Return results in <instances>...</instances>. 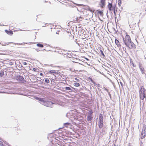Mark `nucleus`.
I'll use <instances>...</instances> for the list:
<instances>
[{
	"mask_svg": "<svg viewBox=\"0 0 146 146\" xmlns=\"http://www.w3.org/2000/svg\"><path fill=\"white\" fill-rule=\"evenodd\" d=\"M107 8L110 11H113L115 12V9H116V4H113L112 2L111 3L108 2Z\"/></svg>",
	"mask_w": 146,
	"mask_h": 146,
	"instance_id": "obj_1",
	"label": "nucleus"
},
{
	"mask_svg": "<svg viewBox=\"0 0 146 146\" xmlns=\"http://www.w3.org/2000/svg\"><path fill=\"white\" fill-rule=\"evenodd\" d=\"M140 98L143 100L146 97V92L144 88H141L139 92Z\"/></svg>",
	"mask_w": 146,
	"mask_h": 146,
	"instance_id": "obj_2",
	"label": "nucleus"
},
{
	"mask_svg": "<svg viewBox=\"0 0 146 146\" xmlns=\"http://www.w3.org/2000/svg\"><path fill=\"white\" fill-rule=\"evenodd\" d=\"M123 42L125 45L131 41L130 36L128 35H126L125 37L123 38Z\"/></svg>",
	"mask_w": 146,
	"mask_h": 146,
	"instance_id": "obj_3",
	"label": "nucleus"
},
{
	"mask_svg": "<svg viewBox=\"0 0 146 146\" xmlns=\"http://www.w3.org/2000/svg\"><path fill=\"white\" fill-rule=\"evenodd\" d=\"M64 37L67 39L70 38V37H72V34L70 32L66 31L63 34Z\"/></svg>",
	"mask_w": 146,
	"mask_h": 146,
	"instance_id": "obj_4",
	"label": "nucleus"
},
{
	"mask_svg": "<svg viewBox=\"0 0 146 146\" xmlns=\"http://www.w3.org/2000/svg\"><path fill=\"white\" fill-rule=\"evenodd\" d=\"M126 45L130 49L134 48H135V45L131 41L128 43V44H126Z\"/></svg>",
	"mask_w": 146,
	"mask_h": 146,
	"instance_id": "obj_5",
	"label": "nucleus"
},
{
	"mask_svg": "<svg viewBox=\"0 0 146 146\" xmlns=\"http://www.w3.org/2000/svg\"><path fill=\"white\" fill-rule=\"evenodd\" d=\"M106 4V0H100L99 5L102 8H103Z\"/></svg>",
	"mask_w": 146,
	"mask_h": 146,
	"instance_id": "obj_6",
	"label": "nucleus"
},
{
	"mask_svg": "<svg viewBox=\"0 0 146 146\" xmlns=\"http://www.w3.org/2000/svg\"><path fill=\"white\" fill-rule=\"evenodd\" d=\"M97 12V14L98 16L100 15V16L102 17L103 16V10H98L96 11Z\"/></svg>",
	"mask_w": 146,
	"mask_h": 146,
	"instance_id": "obj_7",
	"label": "nucleus"
},
{
	"mask_svg": "<svg viewBox=\"0 0 146 146\" xmlns=\"http://www.w3.org/2000/svg\"><path fill=\"white\" fill-rule=\"evenodd\" d=\"M115 42L116 45L118 47L121 48V45L120 44L119 41L116 39H115Z\"/></svg>",
	"mask_w": 146,
	"mask_h": 146,
	"instance_id": "obj_8",
	"label": "nucleus"
},
{
	"mask_svg": "<svg viewBox=\"0 0 146 146\" xmlns=\"http://www.w3.org/2000/svg\"><path fill=\"white\" fill-rule=\"evenodd\" d=\"M146 135V131L144 132L142 131L141 133V139H143L144 138Z\"/></svg>",
	"mask_w": 146,
	"mask_h": 146,
	"instance_id": "obj_9",
	"label": "nucleus"
},
{
	"mask_svg": "<svg viewBox=\"0 0 146 146\" xmlns=\"http://www.w3.org/2000/svg\"><path fill=\"white\" fill-rule=\"evenodd\" d=\"M98 126L100 128H101L103 127V121H99Z\"/></svg>",
	"mask_w": 146,
	"mask_h": 146,
	"instance_id": "obj_10",
	"label": "nucleus"
},
{
	"mask_svg": "<svg viewBox=\"0 0 146 146\" xmlns=\"http://www.w3.org/2000/svg\"><path fill=\"white\" fill-rule=\"evenodd\" d=\"M5 31L6 33L8 35H11L13 34V31H8L7 30H5Z\"/></svg>",
	"mask_w": 146,
	"mask_h": 146,
	"instance_id": "obj_11",
	"label": "nucleus"
},
{
	"mask_svg": "<svg viewBox=\"0 0 146 146\" xmlns=\"http://www.w3.org/2000/svg\"><path fill=\"white\" fill-rule=\"evenodd\" d=\"M139 68H140V69L141 71V72H142V74H144L145 73V72H144V71H145L143 67H141V65L140 64V65H139Z\"/></svg>",
	"mask_w": 146,
	"mask_h": 146,
	"instance_id": "obj_12",
	"label": "nucleus"
},
{
	"mask_svg": "<svg viewBox=\"0 0 146 146\" xmlns=\"http://www.w3.org/2000/svg\"><path fill=\"white\" fill-rule=\"evenodd\" d=\"M99 121H103V117L101 113H100L99 115Z\"/></svg>",
	"mask_w": 146,
	"mask_h": 146,
	"instance_id": "obj_13",
	"label": "nucleus"
},
{
	"mask_svg": "<svg viewBox=\"0 0 146 146\" xmlns=\"http://www.w3.org/2000/svg\"><path fill=\"white\" fill-rule=\"evenodd\" d=\"M92 118H93V117L92 115H89L87 117V118L88 121H91L92 119Z\"/></svg>",
	"mask_w": 146,
	"mask_h": 146,
	"instance_id": "obj_14",
	"label": "nucleus"
},
{
	"mask_svg": "<svg viewBox=\"0 0 146 146\" xmlns=\"http://www.w3.org/2000/svg\"><path fill=\"white\" fill-rule=\"evenodd\" d=\"M56 72L54 70H50L48 72V73H50L51 74H56Z\"/></svg>",
	"mask_w": 146,
	"mask_h": 146,
	"instance_id": "obj_15",
	"label": "nucleus"
},
{
	"mask_svg": "<svg viewBox=\"0 0 146 146\" xmlns=\"http://www.w3.org/2000/svg\"><path fill=\"white\" fill-rule=\"evenodd\" d=\"M37 46L39 47L42 48L44 46L43 45L40 43L37 44H36Z\"/></svg>",
	"mask_w": 146,
	"mask_h": 146,
	"instance_id": "obj_16",
	"label": "nucleus"
},
{
	"mask_svg": "<svg viewBox=\"0 0 146 146\" xmlns=\"http://www.w3.org/2000/svg\"><path fill=\"white\" fill-rule=\"evenodd\" d=\"M71 125V123H66L64 124V125L65 126V127H67V126L70 125Z\"/></svg>",
	"mask_w": 146,
	"mask_h": 146,
	"instance_id": "obj_17",
	"label": "nucleus"
},
{
	"mask_svg": "<svg viewBox=\"0 0 146 146\" xmlns=\"http://www.w3.org/2000/svg\"><path fill=\"white\" fill-rule=\"evenodd\" d=\"M74 86L76 87H79L80 86V84L77 82H75L74 83Z\"/></svg>",
	"mask_w": 146,
	"mask_h": 146,
	"instance_id": "obj_18",
	"label": "nucleus"
},
{
	"mask_svg": "<svg viewBox=\"0 0 146 146\" xmlns=\"http://www.w3.org/2000/svg\"><path fill=\"white\" fill-rule=\"evenodd\" d=\"M88 11H90L91 12L93 13L94 12V10H92L91 8H88L87 9Z\"/></svg>",
	"mask_w": 146,
	"mask_h": 146,
	"instance_id": "obj_19",
	"label": "nucleus"
},
{
	"mask_svg": "<svg viewBox=\"0 0 146 146\" xmlns=\"http://www.w3.org/2000/svg\"><path fill=\"white\" fill-rule=\"evenodd\" d=\"M118 5L119 7L121 6V0H118Z\"/></svg>",
	"mask_w": 146,
	"mask_h": 146,
	"instance_id": "obj_20",
	"label": "nucleus"
},
{
	"mask_svg": "<svg viewBox=\"0 0 146 146\" xmlns=\"http://www.w3.org/2000/svg\"><path fill=\"white\" fill-rule=\"evenodd\" d=\"M65 89L66 90L70 91L72 90L71 89L70 87H66L65 88Z\"/></svg>",
	"mask_w": 146,
	"mask_h": 146,
	"instance_id": "obj_21",
	"label": "nucleus"
},
{
	"mask_svg": "<svg viewBox=\"0 0 146 146\" xmlns=\"http://www.w3.org/2000/svg\"><path fill=\"white\" fill-rule=\"evenodd\" d=\"M19 78L20 79L21 81H22L24 80V78L22 76H19Z\"/></svg>",
	"mask_w": 146,
	"mask_h": 146,
	"instance_id": "obj_22",
	"label": "nucleus"
},
{
	"mask_svg": "<svg viewBox=\"0 0 146 146\" xmlns=\"http://www.w3.org/2000/svg\"><path fill=\"white\" fill-rule=\"evenodd\" d=\"M4 75V73L3 72H1L0 73V76L1 77L3 76V75Z\"/></svg>",
	"mask_w": 146,
	"mask_h": 146,
	"instance_id": "obj_23",
	"label": "nucleus"
},
{
	"mask_svg": "<svg viewBox=\"0 0 146 146\" xmlns=\"http://www.w3.org/2000/svg\"><path fill=\"white\" fill-rule=\"evenodd\" d=\"M45 82L46 83H49L50 82V81L48 79H46L45 80Z\"/></svg>",
	"mask_w": 146,
	"mask_h": 146,
	"instance_id": "obj_24",
	"label": "nucleus"
},
{
	"mask_svg": "<svg viewBox=\"0 0 146 146\" xmlns=\"http://www.w3.org/2000/svg\"><path fill=\"white\" fill-rule=\"evenodd\" d=\"M38 100L41 102H44V100L42 98H38Z\"/></svg>",
	"mask_w": 146,
	"mask_h": 146,
	"instance_id": "obj_25",
	"label": "nucleus"
},
{
	"mask_svg": "<svg viewBox=\"0 0 146 146\" xmlns=\"http://www.w3.org/2000/svg\"><path fill=\"white\" fill-rule=\"evenodd\" d=\"M84 71V70H81V69H80V70H75V72H76V71H77V72H83V71Z\"/></svg>",
	"mask_w": 146,
	"mask_h": 146,
	"instance_id": "obj_26",
	"label": "nucleus"
},
{
	"mask_svg": "<svg viewBox=\"0 0 146 146\" xmlns=\"http://www.w3.org/2000/svg\"><path fill=\"white\" fill-rule=\"evenodd\" d=\"M100 52H101V54L102 55H103L104 56H105V55H104V53H103V51L102 50H100Z\"/></svg>",
	"mask_w": 146,
	"mask_h": 146,
	"instance_id": "obj_27",
	"label": "nucleus"
},
{
	"mask_svg": "<svg viewBox=\"0 0 146 146\" xmlns=\"http://www.w3.org/2000/svg\"><path fill=\"white\" fill-rule=\"evenodd\" d=\"M60 32H61V31H58L56 32V33L57 34H59Z\"/></svg>",
	"mask_w": 146,
	"mask_h": 146,
	"instance_id": "obj_28",
	"label": "nucleus"
},
{
	"mask_svg": "<svg viewBox=\"0 0 146 146\" xmlns=\"http://www.w3.org/2000/svg\"><path fill=\"white\" fill-rule=\"evenodd\" d=\"M80 36H81V38H85L84 37H83V35H81V34H80Z\"/></svg>",
	"mask_w": 146,
	"mask_h": 146,
	"instance_id": "obj_29",
	"label": "nucleus"
},
{
	"mask_svg": "<svg viewBox=\"0 0 146 146\" xmlns=\"http://www.w3.org/2000/svg\"><path fill=\"white\" fill-rule=\"evenodd\" d=\"M33 70L34 71H35L36 70V69L35 68H33Z\"/></svg>",
	"mask_w": 146,
	"mask_h": 146,
	"instance_id": "obj_30",
	"label": "nucleus"
},
{
	"mask_svg": "<svg viewBox=\"0 0 146 146\" xmlns=\"http://www.w3.org/2000/svg\"><path fill=\"white\" fill-rule=\"evenodd\" d=\"M23 64L24 65H27V64L26 62H23Z\"/></svg>",
	"mask_w": 146,
	"mask_h": 146,
	"instance_id": "obj_31",
	"label": "nucleus"
},
{
	"mask_svg": "<svg viewBox=\"0 0 146 146\" xmlns=\"http://www.w3.org/2000/svg\"><path fill=\"white\" fill-rule=\"evenodd\" d=\"M40 75L41 76H42L43 75V74L42 73H40Z\"/></svg>",
	"mask_w": 146,
	"mask_h": 146,
	"instance_id": "obj_32",
	"label": "nucleus"
},
{
	"mask_svg": "<svg viewBox=\"0 0 146 146\" xmlns=\"http://www.w3.org/2000/svg\"><path fill=\"white\" fill-rule=\"evenodd\" d=\"M79 18H80L81 19H83V18L81 17H79Z\"/></svg>",
	"mask_w": 146,
	"mask_h": 146,
	"instance_id": "obj_33",
	"label": "nucleus"
},
{
	"mask_svg": "<svg viewBox=\"0 0 146 146\" xmlns=\"http://www.w3.org/2000/svg\"><path fill=\"white\" fill-rule=\"evenodd\" d=\"M0 145L1 146H3V143L1 142V144H0Z\"/></svg>",
	"mask_w": 146,
	"mask_h": 146,
	"instance_id": "obj_34",
	"label": "nucleus"
},
{
	"mask_svg": "<svg viewBox=\"0 0 146 146\" xmlns=\"http://www.w3.org/2000/svg\"><path fill=\"white\" fill-rule=\"evenodd\" d=\"M79 67H81V66H82L81 65V64L80 65V64H79Z\"/></svg>",
	"mask_w": 146,
	"mask_h": 146,
	"instance_id": "obj_35",
	"label": "nucleus"
},
{
	"mask_svg": "<svg viewBox=\"0 0 146 146\" xmlns=\"http://www.w3.org/2000/svg\"><path fill=\"white\" fill-rule=\"evenodd\" d=\"M143 127V128L145 127V128H146V125H145Z\"/></svg>",
	"mask_w": 146,
	"mask_h": 146,
	"instance_id": "obj_36",
	"label": "nucleus"
},
{
	"mask_svg": "<svg viewBox=\"0 0 146 146\" xmlns=\"http://www.w3.org/2000/svg\"><path fill=\"white\" fill-rule=\"evenodd\" d=\"M128 146H132L131 145H130V143H129V145H128Z\"/></svg>",
	"mask_w": 146,
	"mask_h": 146,
	"instance_id": "obj_37",
	"label": "nucleus"
},
{
	"mask_svg": "<svg viewBox=\"0 0 146 146\" xmlns=\"http://www.w3.org/2000/svg\"><path fill=\"white\" fill-rule=\"evenodd\" d=\"M38 97H36L35 98L36 99L38 100Z\"/></svg>",
	"mask_w": 146,
	"mask_h": 146,
	"instance_id": "obj_38",
	"label": "nucleus"
},
{
	"mask_svg": "<svg viewBox=\"0 0 146 146\" xmlns=\"http://www.w3.org/2000/svg\"><path fill=\"white\" fill-rule=\"evenodd\" d=\"M75 79L77 80H78L77 78H75Z\"/></svg>",
	"mask_w": 146,
	"mask_h": 146,
	"instance_id": "obj_39",
	"label": "nucleus"
},
{
	"mask_svg": "<svg viewBox=\"0 0 146 146\" xmlns=\"http://www.w3.org/2000/svg\"><path fill=\"white\" fill-rule=\"evenodd\" d=\"M133 66H134V64H133Z\"/></svg>",
	"mask_w": 146,
	"mask_h": 146,
	"instance_id": "obj_40",
	"label": "nucleus"
},
{
	"mask_svg": "<svg viewBox=\"0 0 146 146\" xmlns=\"http://www.w3.org/2000/svg\"><path fill=\"white\" fill-rule=\"evenodd\" d=\"M120 83L121 84V85H122V83L121 82H120Z\"/></svg>",
	"mask_w": 146,
	"mask_h": 146,
	"instance_id": "obj_41",
	"label": "nucleus"
},
{
	"mask_svg": "<svg viewBox=\"0 0 146 146\" xmlns=\"http://www.w3.org/2000/svg\"><path fill=\"white\" fill-rule=\"evenodd\" d=\"M145 3H146V1H145Z\"/></svg>",
	"mask_w": 146,
	"mask_h": 146,
	"instance_id": "obj_42",
	"label": "nucleus"
}]
</instances>
